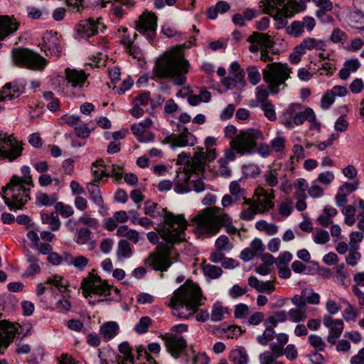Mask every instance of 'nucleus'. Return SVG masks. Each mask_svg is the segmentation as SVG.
<instances>
[{"instance_id":"52","label":"nucleus","mask_w":364,"mask_h":364,"mask_svg":"<svg viewBox=\"0 0 364 364\" xmlns=\"http://www.w3.org/2000/svg\"><path fill=\"white\" fill-rule=\"evenodd\" d=\"M256 228L259 231H263L269 235H273L277 233L278 226L274 223H268L265 220H259L255 225Z\"/></svg>"},{"instance_id":"12","label":"nucleus","mask_w":364,"mask_h":364,"mask_svg":"<svg viewBox=\"0 0 364 364\" xmlns=\"http://www.w3.org/2000/svg\"><path fill=\"white\" fill-rule=\"evenodd\" d=\"M22 142L13 134H0V157L12 161L21 155Z\"/></svg>"},{"instance_id":"35","label":"nucleus","mask_w":364,"mask_h":364,"mask_svg":"<svg viewBox=\"0 0 364 364\" xmlns=\"http://www.w3.org/2000/svg\"><path fill=\"white\" fill-rule=\"evenodd\" d=\"M344 323L342 319H336L334 324L330 328L327 341L331 344H335L343 331Z\"/></svg>"},{"instance_id":"34","label":"nucleus","mask_w":364,"mask_h":364,"mask_svg":"<svg viewBox=\"0 0 364 364\" xmlns=\"http://www.w3.org/2000/svg\"><path fill=\"white\" fill-rule=\"evenodd\" d=\"M306 120H308L311 122H314L316 120V116L312 109L307 108L304 112H294V122L295 125H301Z\"/></svg>"},{"instance_id":"47","label":"nucleus","mask_w":364,"mask_h":364,"mask_svg":"<svg viewBox=\"0 0 364 364\" xmlns=\"http://www.w3.org/2000/svg\"><path fill=\"white\" fill-rule=\"evenodd\" d=\"M65 259L69 264H72L75 268L80 270H82L88 264V259L82 255L73 257L72 255H67Z\"/></svg>"},{"instance_id":"16","label":"nucleus","mask_w":364,"mask_h":364,"mask_svg":"<svg viewBox=\"0 0 364 364\" xmlns=\"http://www.w3.org/2000/svg\"><path fill=\"white\" fill-rule=\"evenodd\" d=\"M316 26V21L313 17L305 16L301 20L294 21L286 28V32L294 38H299L306 31L311 32Z\"/></svg>"},{"instance_id":"64","label":"nucleus","mask_w":364,"mask_h":364,"mask_svg":"<svg viewBox=\"0 0 364 364\" xmlns=\"http://www.w3.org/2000/svg\"><path fill=\"white\" fill-rule=\"evenodd\" d=\"M216 249L220 250H230L233 247L232 244L225 235L220 236L215 241Z\"/></svg>"},{"instance_id":"55","label":"nucleus","mask_w":364,"mask_h":364,"mask_svg":"<svg viewBox=\"0 0 364 364\" xmlns=\"http://www.w3.org/2000/svg\"><path fill=\"white\" fill-rule=\"evenodd\" d=\"M294 186L299 191L295 193L296 198H306L305 191L308 189V183L304 178L296 179L294 183Z\"/></svg>"},{"instance_id":"42","label":"nucleus","mask_w":364,"mask_h":364,"mask_svg":"<svg viewBox=\"0 0 364 364\" xmlns=\"http://www.w3.org/2000/svg\"><path fill=\"white\" fill-rule=\"evenodd\" d=\"M87 191L90 199L98 206L103 205V198L99 186L95 183H90L87 185Z\"/></svg>"},{"instance_id":"8","label":"nucleus","mask_w":364,"mask_h":364,"mask_svg":"<svg viewBox=\"0 0 364 364\" xmlns=\"http://www.w3.org/2000/svg\"><path fill=\"white\" fill-rule=\"evenodd\" d=\"M260 6H264L263 11L286 24V18L292 17L299 11V4L291 0H262Z\"/></svg>"},{"instance_id":"17","label":"nucleus","mask_w":364,"mask_h":364,"mask_svg":"<svg viewBox=\"0 0 364 364\" xmlns=\"http://www.w3.org/2000/svg\"><path fill=\"white\" fill-rule=\"evenodd\" d=\"M19 326L7 321H0V353L3 354L9 344L13 341Z\"/></svg>"},{"instance_id":"32","label":"nucleus","mask_w":364,"mask_h":364,"mask_svg":"<svg viewBox=\"0 0 364 364\" xmlns=\"http://www.w3.org/2000/svg\"><path fill=\"white\" fill-rule=\"evenodd\" d=\"M41 220L43 224L48 225L50 229L53 231L59 230L61 225L60 220L58 218V213L52 212L51 213H42Z\"/></svg>"},{"instance_id":"58","label":"nucleus","mask_w":364,"mask_h":364,"mask_svg":"<svg viewBox=\"0 0 364 364\" xmlns=\"http://www.w3.org/2000/svg\"><path fill=\"white\" fill-rule=\"evenodd\" d=\"M55 210L60 215L65 218H68L74 214V210L70 205H65L62 202H58L55 204Z\"/></svg>"},{"instance_id":"4","label":"nucleus","mask_w":364,"mask_h":364,"mask_svg":"<svg viewBox=\"0 0 364 364\" xmlns=\"http://www.w3.org/2000/svg\"><path fill=\"white\" fill-rule=\"evenodd\" d=\"M197 223V231L200 234L215 235L222 226L227 228L229 234H235L237 230L231 225L230 217L218 207L206 208L193 218Z\"/></svg>"},{"instance_id":"63","label":"nucleus","mask_w":364,"mask_h":364,"mask_svg":"<svg viewBox=\"0 0 364 364\" xmlns=\"http://www.w3.org/2000/svg\"><path fill=\"white\" fill-rule=\"evenodd\" d=\"M174 190L178 193H185L191 191L188 178L185 177L183 179L178 178L175 183Z\"/></svg>"},{"instance_id":"21","label":"nucleus","mask_w":364,"mask_h":364,"mask_svg":"<svg viewBox=\"0 0 364 364\" xmlns=\"http://www.w3.org/2000/svg\"><path fill=\"white\" fill-rule=\"evenodd\" d=\"M152 121L146 118L144 121L132 124L131 130L140 142H149L154 139V135L150 132Z\"/></svg>"},{"instance_id":"39","label":"nucleus","mask_w":364,"mask_h":364,"mask_svg":"<svg viewBox=\"0 0 364 364\" xmlns=\"http://www.w3.org/2000/svg\"><path fill=\"white\" fill-rule=\"evenodd\" d=\"M132 255V250L129 242L126 240H121L117 245L116 252L117 257L119 260H122L125 258H129Z\"/></svg>"},{"instance_id":"7","label":"nucleus","mask_w":364,"mask_h":364,"mask_svg":"<svg viewBox=\"0 0 364 364\" xmlns=\"http://www.w3.org/2000/svg\"><path fill=\"white\" fill-rule=\"evenodd\" d=\"M2 191L4 201L11 209H21L29 199V189L24 187L21 178L16 176L11 178Z\"/></svg>"},{"instance_id":"24","label":"nucleus","mask_w":364,"mask_h":364,"mask_svg":"<svg viewBox=\"0 0 364 364\" xmlns=\"http://www.w3.org/2000/svg\"><path fill=\"white\" fill-rule=\"evenodd\" d=\"M24 91V87L16 83H6L0 92V101L11 100L18 97Z\"/></svg>"},{"instance_id":"25","label":"nucleus","mask_w":364,"mask_h":364,"mask_svg":"<svg viewBox=\"0 0 364 364\" xmlns=\"http://www.w3.org/2000/svg\"><path fill=\"white\" fill-rule=\"evenodd\" d=\"M19 23L6 16H0V40L17 31Z\"/></svg>"},{"instance_id":"45","label":"nucleus","mask_w":364,"mask_h":364,"mask_svg":"<svg viewBox=\"0 0 364 364\" xmlns=\"http://www.w3.org/2000/svg\"><path fill=\"white\" fill-rule=\"evenodd\" d=\"M315 5L318 7V9L316 12V16L318 18H322L328 12H330L333 9V3L330 0H314Z\"/></svg>"},{"instance_id":"3","label":"nucleus","mask_w":364,"mask_h":364,"mask_svg":"<svg viewBox=\"0 0 364 364\" xmlns=\"http://www.w3.org/2000/svg\"><path fill=\"white\" fill-rule=\"evenodd\" d=\"M201 296L199 287L188 280L174 291L169 305L175 316L187 318L201 305Z\"/></svg>"},{"instance_id":"46","label":"nucleus","mask_w":364,"mask_h":364,"mask_svg":"<svg viewBox=\"0 0 364 364\" xmlns=\"http://www.w3.org/2000/svg\"><path fill=\"white\" fill-rule=\"evenodd\" d=\"M289 319L294 323L304 321L307 318L306 308H294L288 311Z\"/></svg>"},{"instance_id":"19","label":"nucleus","mask_w":364,"mask_h":364,"mask_svg":"<svg viewBox=\"0 0 364 364\" xmlns=\"http://www.w3.org/2000/svg\"><path fill=\"white\" fill-rule=\"evenodd\" d=\"M105 26L101 22V18L97 20L88 18L81 21L77 26V32L81 38H87L95 35L98 30L103 31Z\"/></svg>"},{"instance_id":"15","label":"nucleus","mask_w":364,"mask_h":364,"mask_svg":"<svg viewBox=\"0 0 364 364\" xmlns=\"http://www.w3.org/2000/svg\"><path fill=\"white\" fill-rule=\"evenodd\" d=\"M254 197L255 198L252 200L258 213H264L274 206L272 200L274 196L272 189H270V192H268L264 188L258 187L255 191Z\"/></svg>"},{"instance_id":"62","label":"nucleus","mask_w":364,"mask_h":364,"mask_svg":"<svg viewBox=\"0 0 364 364\" xmlns=\"http://www.w3.org/2000/svg\"><path fill=\"white\" fill-rule=\"evenodd\" d=\"M261 108L264 112V116L270 121H275L277 119L276 112L274 105L269 102L261 105Z\"/></svg>"},{"instance_id":"41","label":"nucleus","mask_w":364,"mask_h":364,"mask_svg":"<svg viewBox=\"0 0 364 364\" xmlns=\"http://www.w3.org/2000/svg\"><path fill=\"white\" fill-rule=\"evenodd\" d=\"M343 303L346 305L343 311V319L346 321H355L360 314L358 309L346 299H343Z\"/></svg>"},{"instance_id":"31","label":"nucleus","mask_w":364,"mask_h":364,"mask_svg":"<svg viewBox=\"0 0 364 364\" xmlns=\"http://www.w3.org/2000/svg\"><path fill=\"white\" fill-rule=\"evenodd\" d=\"M247 41L251 43H257L260 47H273L274 46L271 36L263 33L253 32L247 38Z\"/></svg>"},{"instance_id":"61","label":"nucleus","mask_w":364,"mask_h":364,"mask_svg":"<svg viewBox=\"0 0 364 364\" xmlns=\"http://www.w3.org/2000/svg\"><path fill=\"white\" fill-rule=\"evenodd\" d=\"M335 178L334 174L332 171H325L320 173L317 178L315 180L317 183H320L325 186H328L331 183Z\"/></svg>"},{"instance_id":"36","label":"nucleus","mask_w":364,"mask_h":364,"mask_svg":"<svg viewBox=\"0 0 364 364\" xmlns=\"http://www.w3.org/2000/svg\"><path fill=\"white\" fill-rule=\"evenodd\" d=\"M116 235L119 237H127L134 243H136L139 237V232L136 230L129 228L126 225L117 228Z\"/></svg>"},{"instance_id":"44","label":"nucleus","mask_w":364,"mask_h":364,"mask_svg":"<svg viewBox=\"0 0 364 364\" xmlns=\"http://www.w3.org/2000/svg\"><path fill=\"white\" fill-rule=\"evenodd\" d=\"M228 314V308L222 306L220 303H215L210 313L211 321L218 322L223 320Z\"/></svg>"},{"instance_id":"43","label":"nucleus","mask_w":364,"mask_h":364,"mask_svg":"<svg viewBox=\"0 0 364 364\" xmlns=\"http://www.w3.org/2000/svg\"><path fill=\"white\" fill-rule=\"evenodd\" d=\"M119 3L121 5L129 6L131 4V0H102V7H106L107 4H112V9L117 16H122L123 15V9L120 5L117 4Z\"/></svg>"},{"instance_id":"51","label":"nucleus","mask_w":364,"mask_h":364,"mask_svg":"<svg viewBox=\"0 0 364 364\" xmlns=\"http://www.w3.org/2000/svg\"><path fill=\"white\" fill-rule=\"evenodd\" d=\"M36 198L37 205L46 206L53 205L58 200V197L55 194L48 195L44 193H38Z\"/></svg>"},{"instance_id":"60","label":"nucleus","mask_w":364,"mask_h":364,"mask_svg":"<svg viewBox=\"0 0 364 364\" xmlns=\"http://www.w3.org/2000/svg\"><path fill=\"white\" fill-rule=\"evenodd\" d=\"M91 238V232L85 228H82L77 231L76 242L79 245H85Z\"/></svg>"},{"instance_id":"57","label":"nucleus","mask_w":364,"mask_h":364,"mask_svg":"<svg viewBox=\"0 0 364 364\" xmlns=\"http://www.w3.org/2000/svg\"><path fill=\"white\" fill-rule=\"evenodd\" d=\"M308 340L316 350L322 351L325 349L326 343L321 336L314 334L310 335Z\"/></svg>"},{"instance_id":"5","label":"nucleus","mask_w":364,"mask_h":364,"mask_svg":"<svg viewBox=\"0 0 364 364\" xmlns=\"http://www.w3.org/2000/svg\"><path fill=\"white\" fill-rule=\"evenodd\" d=\"M291 69L287 64L281 63H272L267 65L262 70L263 79L268 84V89L260 85L257 87V100L261 105L269 102L267 99L269 92L276 95L279 92V87L287 86L285 82L289 79L291 73Z\"/></svg>"},{"instance_id":"48","label":"nucleus","mask_w":364,"mask_h":364,"mask_svg":"<svg viewBox=\"0 0 364 364\" xmlns=\"http://www.w3.org/2000/svg\"><path fill=\"white\" fill-rule=\"evenodd\" d=\"M242 205H247L248 208L246 210H243L240 213V218L245 220H251L254 218L255 214L258 213V210L255 208L252 200L251 199L245 200Z\"/></svg>"},{"instance_id":"50","label":"nucleus","mask_w":364,"mask_h":364,"mask_svg":"<svg viewBox=\"0 0 364 364\" xmlns=\"http://www.w3.org/2000/svg\"><path fill=\"white\" fill-rule=\"evenodd\" d=\"M119 351L124 354V358L117 364H134V356L132 355V348L129 345L124 342L119 345Z\"/></svg>"},{"instance_id":"23","label":"nucleus","mask_w":364,"mask_h":364,"mask_svg":"<svg viewBox=\"0 0 364 364\" xmlns=\"http://www.w3.org/2000/svg\"><path fill=\"white\" fill-rule=\"evenodd\" d=\"M43 44L42 49L48 50L51 55L59 56L61 52L60 41L56 33L48 32L43 37Z\"/></svg>"},{"instance_id":"9","label":"nucleus","mask_w":364,"mask_h":364,"mask_svg":"<svg viewBox=\"0 0 364 364\" xmlns=\"http://www.w3.org/2000/svg\"><path fill=\"white\" fill-rule=\"evenodd\" d=\"M264 136L259 129L249 128L242 130L232 139L230 147L240 155L250 154L255 151L257 141H262Z\"/></svg>"},{"instance_id":"11","label":"nucleus","mask_w":364,"mask_h":364,"mask_svg":"<svg viewBox=\"0 0 364 364\" xmlns=\"http://www.w3.org/2000/svg\"><path fill=\"white\" fill-rule=\"evenodd\" d=\"M81 289L83 296L87 298L92 294L109 296L114 287L102 282L100 277L90 273L87 277L83 279Z\"/></svg>"},{"instance_id":"1","label":"nucleus","mask_w":364,"mask_h":364,"mask_svg":"<svg viewBox=\"0 0 364 364\" xmlns=\"http://www.w3.org/2000/svg\"><path fill=\"white\" fill-rule=\"evenodd\" d=\"M191 45L192 41H189L176 46L159 58L153 68L154 77L160 80L170 78L176 85H184L189 63L184 58L183 50L190 48Z\"/></svg>"},{"instance_id":"28","label":"nucleus","mask_w":364,"mask_h":364,"mask_svg":"<svg viewBox=\"0 0 364 364\" xmlns=\"http://www.w3.org/2000/svg\"><path fill=\"white\" fill-rule=\"evenodd\" d=\"M119 327L115 321H107L100 326V333L105 341H109L119 333Z\"/></svg>"},{"instance_id":"26","label":"nucleus","mask_w":364,"mask_h":364,"mask_svg":"<svg viewBox=\"0 0 364 364\" xmlns=\"http://www.w3.org/2000/svg\"><path fill=\"white\" fill-rule=\"evenodd\" d=\"M299 46L300 53H306V50H324L326 43L321 39L308 37L304 38Z\"/></svg>"},{"instance_id":"40","label":"nucleus","mask_w":364,"mask_h":364,"mask_svg":"<svg viewBox=\"0 0 364 364\" xmlns=\"http://www.w3.org/2000/svg\"><path fill=\"white\" fill-rule=\"evenodd\" d=\"M45 284L55 287L56 289L62 293H65L68 291V287L69 286L68 282L60 275H53L48 277Z\"/></svg>"},{"instance_id":"18","label":"nucleus","mask_w":364,"mask_h":364,"mask_svg":"<svg viewBox=\"0 0 364 364\" xmlns=\"http://www.w3.org/2000/svg\"><path fill=\"white\" fill-rule=\"evenodd\" d=\"M177 130L181 132L178 135L173 134L167 137V141L172 147L192 146L196 143V137L188 131V128L178 124Z\"/></svg>"},{"instance_id":"37","label":"nucleus","mask_w":364,"mask_h":364,"mask_svg":"<svg viewBox=\"0 0 364 364\" xmlns=\"http://www.w3.org/2000/svg\"><path fill=\"white\" fill-rule=\"evenodd\" d=\"M301 109L299 104L291 105L289 107L287 111L284 113L282 119V124L287 128L294 127V115L296 111H299Z\"/></svg>"},{"instance_id":"56","label":"nucleus","mask_w":364,"mask_h":364,"mask_svg":"<svg viewBox=\"0 0 364 364\" xmlns=\"http://www.w3.org/2000/svg\"><path fill=\"white\" fill-rule=\"evenodd\" d=\"M248 80L253 85L258 84L261 80L259 69L256 66H250L247 68Z\"/></svg>"},{"instance_id":"49","label":"nucleus","mask_w":364,"mask_h":364,"mask_svg":"<svg viewBox=\"0 0 364 364\" xmlns=\"http://www.w3.org/2000/svg\"><path fill=\"white\" fill-rule=\"evenodd\" d=\"M349 21L352 27L364 30V13L351 11L349 16Z\"/></svg>"},{"instance_id":"38","label":"nucleus","mask_w":364,"mask_h":364,"mask_svg":"<svg viewBox=\"0 0 364 364\" xmlns=\"http://www.w3.org/2000/svg\"><path fill=\"white\" fill-rule=\"evenodd\" d=\"M229 358L233 364H247L249 362L248 355L244 348L232 350Z\"/></svg>"},{"instance_id":"13","label":"nucleus","mask_w":364,"mask_h":364,"mask_svg":"<svg viewBox=\"0 0 364 364\" xmlns=\"http://www.w3.org/2000/svg\"><path fill=\"white\" fill-rule=\"evenodd\" d=\"M168 352L174 358L181 357L187 347L186 341L183 337L172 333H167L162 336Z\"/></svg>"},{"instance_id":"14","label":"nucleus","mask_w":364,"mask_h":364,"mask_svg":"<svg viewBox=\"0 0 364 364\" xmlns=\"http://www.w3.org/2000/svg\"><path fill=\"white\" fill-rule=\"evenodd\" d=\"M157 27V17L153 13H144L139 17L136 30L149 40L154 38Z\"/></svg>"},{"instance_id":"2","label":"nucleus","mask_w":364,"mask_h":364,"mask_svg":"<svg viewBox=\"0 0 364 364\" xmlns=\"http://www.w3.org/2000/svg\"><path fill=\"white\" fill-rule=\"evenodd\" d=\"M144 210V213L152 218L164 219L159 233L164 240L173 243L181 242L185 240V230L188 223L183 215H175L151 200L145 202Z\"/></svg>"},{"instance_id":"22","label":"nucleus","mask_w":364,"mask_h":364,"mask_svg":"<svg viewBox=\"0 0 364 364\" xmlns=\"http://www.w3.org/2000/svg\"><path fill=\"white\" fill-rule=\"evenodd\" d=\"M67 85L73 88H81L86 82L87 75L82 70L67 68L65 70Z\"/></svg>"},{"instance_id":"30","label":"nucleus","mask_w":364,"mask_h":364,"mask_svg":"<svg viewBox=\"0 0 364 364\" xmlns=\"http://www.w3.org/2000/svg\"><path fill=\"white\" fill-rule=\"evenodd\" d=\"M221 82L228 89H232L233 87H243L245 85L244 74L241 72L238 73H232V76L227 77L223 79Z\"/></svg>"},{"instance_id":"29","label":"nucleus","mask_w":364,"mask_h":364,"mask_svg":"<svg viewBox=\"0 0 364 364\" xmlns=\"http://www.w3.org/2000/svg\"><path fill=\"white\" fill-rule=\"evenodd\" d=\"M92 173L95 177L92 183L99 182L104 177H109L110 176L102 159L97 160L92 163Z\"/></svg>"},{"instance_id":"10","label":"nucleus","mask_w":364,"mask_h":364,"mask_svg":"<svg viewBox=\"0 0 364 364\" xmlns=\"http://www.w3.org/2000/svg\"><path fill=\"white\" fill-rule=\"evenodd\" d=\"M11 53L13 63L17 66L32 70H41L47 64L44 58L28 48H14Z\"/></svg>"},{"instance_id":"6","label":"nucleus","mask_w":364,"mask_h":364,"mask_svg":"<svg viewBox=\"0 0 364 364\" xmlns=\"http://www.w3.org/2000/svg\"><path fill=\"white\" fill-rule=\"evenodd\" d=\"M174 243L168 242L167 243H159L155 251L151 252L146 259V264L156 271L166 272L178 256L172 246Z\"/></svg>"},{"instance_id":"59","label":"nucleus","mask_w":364,"mask_h":364,"mask_svg":"<svg viewBox=\"0 0 364 364\" xmlns=\"http://www.w3.org/2000/svg\"><path fill=\"white\" fill-rule=\"evenodd\" d=\"M277 175L278 172L276 168H270L264 175L266 183L270 187L276 186L278 184Z\"/></svg>"},{"instance_id":"33","label":"nucleus","mask_w":364,"mask_h":364,"mask_svg":"<svg viewBox=\"0 0 364 364\" xmlns=\"http://www.w3.org/2000/svg\"><path fill=\"white\" fill-rule=\"evenodd\" d=\"M360 66V64L357 59L346 61L343 68L339 71V77L342 80H347L350 73L357 71Z\"/></svg>"},{"instance_id":"27","label":"nucleus","mask_w":364,"mask_h":364,"mask_svg":"<svg viewBox=\"0 0 364 364\" xmlns=\"http://www.w3.org/2000/svg\"><path fill=\"white\" fill-rule=\"evenodd\" d=\"M196 149L197 151L195 152L191 159V169L194 173H200L203 171L206 161L203 149L198 146Z\"/></svg>"},{"instance_id":"20","label":"nucleus","mask_w":364,"mask_h":364,"mask_svg":"<svg viewBox=\"0 0 364 364\" xmlns=\"http://www.w3.org/2000/svg\"><path fill=\"white\" fill-rule=\"evenodd\" d=\"M229 191L230 194L225 195L222 198L221 203L224 208H228L240 200H247L245 189L241 187L237 181H233L230 183Z\"/></svg>"},{"instance_id":"54","label":"nucleus","mask_w":364,"mask_h":364,"mask_svg":"<svg viewBox=\"0 0 364 364\" xmlns=\"http://www.w3.org/2000/svg\"><path fill=\"white\" fill-rule=\"evenodd\" d=\"M202 268L205 275L210 279H216L223 273V270L220 267L210 264H203Z\"/></svg>"},{"instance_id":"53","label":"nucleus","mask_w":364,"mask_h":364,"mask_svg":"<svg viewBox=\"0 0 364 364\" xmlns=\"http://www.w3.org/2000/svg\"><path fill=\"white\" fill-rule=\"evenodd\" d=\"M335 270L337 281L341 283L343 286L347 287L350 284V279L345 269V266L343 264L338 265L335 267Z\"/></svg>"}]
</instances>
